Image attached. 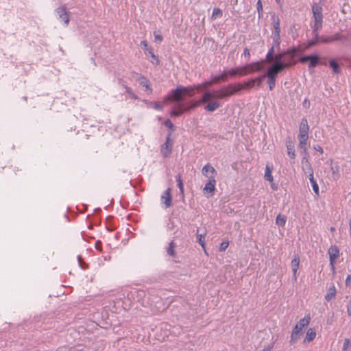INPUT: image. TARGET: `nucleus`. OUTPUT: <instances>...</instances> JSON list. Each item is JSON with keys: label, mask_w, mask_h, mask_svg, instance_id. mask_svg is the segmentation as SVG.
Segmentation results:
<instances>
[{"label": "nucleus", "mask_w": 351, "mask_h": 351, "mask_svg": "<svg viewBox=\"0 0 351 351\" xmlns=\"http://www.w3.org/2000/svg\"><path fill=\"white\" fill-rule=\"evenodd\" d=\"M206 87L204 86V82L197 85L184 86L179 85L175 89H172L169 94L166 96V101H183L184 97H193L195 94V90H202Z\"/></svg>", "instance_id": "f257e3e1"}, {"label": "nucleus", "mask_w": 351, "mask_h": 351, "mask_svg": "<svg viewBox=\"0 0 351 351\" xmlns=\"http://www.w3.org/2000/svg\"><path fill=\"white\" fill-rule=\"evenodd\" d=\"M232 86L231 84L223 86L219 90H214L213 93L207 91L202 97L201 101L204 104L213 99H223L233 95Z\"/></svg>", "instance_id": "f03ea898"}, {"label": "nucleus", "mask_w": 351, "mask_h": 351, "mask_svg": "<svg viewBox=\"0 0 351 351\" xmlns=\"http://www.w3.org/2000/svg\"><path fill=\"white\" fill-rule=\"evenodd\" d=\"M262 64L263 62H254L241 66L243 76L262 71L263 69Z\"/></svg>", "instance_id": "7ed1b4c3"}, {"label": "nucleus", "mask_w": 351, "mask_h": 351, "mask_svg": "<svg viewBox=\"0 0 351 351\" xmlns=\"http://www.w3.org/2000/svg\"><path fill=\"white\" fill-rule=\"evenodd\" d=\"M171 132H169L166 142L161 146V153L165 158L168 157L172 152L173 143L171 141Z\"/></svg>", "instance_id": "20e7f679"}, {"label": "nucleus", "mask_w": 351, "mask_h": 351, "mask_svg": "<svg viewBox=\"0 0 351 351\" xmlns=\"http://www.w3.org/2000/svg\"><path fill=\"white\" fill-rule=\"evenodd\" d=\"M302 169L304 174L310 176L313 174V169L309 161V154L306 153V155L302 159Z\"/></svg>", "instance_id": "39448f33"}, {"label": "nucleus", "mask_w": 351, "mask_h": 351, "mask_svg": "<svg viewBox=\"0 0 351 351\" xmlns=\"http://www.w3.org/2000/svg\"><path fill=\"white\" fill-rule=\"evenodd\" d=\"M328 254H329V258H330V265H331L332 269L334 270L335 260L339 256V250L338 247L336 245H332L328 249Z\"/></svg>", "instance_id": "423d86ee"}, {"label": "nucleus", "mask_w": 351, "mask_h": 351, "mask_svg": "<svg viewBox=\"0 0 351 351\" xmlns=\"http://www.w3.org/2000/svg\"><path fill=\"white\" fill-rule=\"evenodd\" d=\"M309 126L308 125V121L306 119L303 118L301 120L299 126V134L298 138H308Z\"/></svg>", "instance_id": "0eeeda50"}, {"label": "nucleus", "mask_w": 351, "mask_h": 351, "mask_svg": "<svg viewBox=\"0 0 351 351\" xmlns=\"http://www.w3.org/2000/svg\"><path fill=\"white\" fill-rule=\"evenodd\" d=\"M300 61L302 63H305L308 61V67L314 68L319 63V57L317 55L304 56L300 58Z\"/></svg>", "instance_id": "6e6552de"}, {"label": "nucleus", "mask_w": 351, "mask_h": 351, "mask_svg": "<svg viewBox=\"0 0 351 351\" xmlns=\"http://www.w3.org/2000/svg\"><path fill=\"white\" fill-rule=\"evenodd\" d=\"M273 23L274 27V43L279 46L280 42V19L278 17L275 18L273 17Z\"/></svg>", "instance_id": "1a4fd4ad"}, {"label": "nucleus", "mask_w": 351, "mask_h": 351, "mask_svg": "<svg viewBox=\"0 0 351 351\" xmlns=\"http://www.w3.org/2000/svg\"><path fill=\"white\" fill-rule=\"evenodd\" d=\"M56 12L59 16V19L64 21V25L66 26L69 23V14L66 11L64 6L59 7L56 10Z\"/></svg>", "instance_id": "9d476101"}, {"label": "nucleus", "mask_w": 351, "mask_h": 351, "mask_svg": "<svg viewBox=\"0 0 351 351\" xmlns=\"http://www.w3.org/2000/svg\"><path fill=\"white\" fill-rule=\"evenodd\" d=\"M312 12L314 21H323L322 7L318 3H314L312 6Z\"/></svg>", "instance_id": "9b49d317"}, {"label": "nucleus", "mask_w": 351, "mask_h": 351, "mask_svg": "<svg viewBox=\"0 0 351 351\" xmlns=\"http://www.w3.org/2000/svg\"><path fill=\"white\" fill-rule=\"evenodd\" d=\"M161 202L165 204V208H169L172 203V197L171 194V189L168 188L165 191L161 196Z\"/></svg>", "instance_id": "f8f14e48"}, {"label": "nucleus", "mask_w": 351, "mask_h": 351, "mask_svg": "<svg viewBox=\"0 0 351 351\" xmlns=\"http://www.w3.org/2000/svg\"><path fill=\"white\" fill-rule=\"evenodd\" d=\"M295 64L296 62L275 61L272 64L280 73L284 69L292 66Z\"/></svg>", "instance_id": "ddd939ff"}, {"label": "nucleus", "mask_w": 351, "mask_h": 351, "mask_svg": "<svg viewBox=\"0 0 351 351\" xmlns=\"http://www.w3.org/2000/svg\"><path fill=\"white\" fill-rule=\"evenodd\" d=\"M136 80L139 82L140 85L145 88V91H148L149 94L152 93L150 82L146 77L138 75Z\"/></svg>", "instance_id": "4468645a"}, {"label": "nucleus", "mask_w": 351, "mask_h": 351, "mask_svg": "<svg viewBox=\"0 0 351 351\" xmlns=\"http://www.w3.org/2000/svg\"><path fill=\"white\" fill-rule=\"evenodd\" d=\"M223 74L226 75V80H228V77H234L236 76H243V73L241 66L232 68L227 71H224Z\"/></svg>", "instance_id": "2eb2a0df"}, {"label": "nucleus", "mask_w": 351, "mask_h": 351, "mask_svg": "<svg viewBox=\"0 0 351 351\" xmlns=\"http://www.w3.org/2000/svg\"><path fill=\"white\" fill-rule=\"evenodd\" d=\"M202 171L203 175L206 176L208 179H210V176L215 178V176L217 175L215 169L208 163L204 166Z\"/></svg>", "instance_id": "dca6fc26"}, {"label": "nucleus", "mask_w": 351, "mask_h": 351, "mask_svg": "<svg viewBox=\"0 0 351 351\" xmlns=\"http://www.w3.org/2000/svg\"><path fill=\"white\" fill-rule=\"evenodd\" d=\"M300 257L299 256L296 255L294 258L291 261V269H292V271H293V278L295 281L297 280V272H298V269L299 268V266H300Z\"/></svg>", "instance_id": "f3484780"}, {"label": "nucleus", "mask_w": 351, "mask_h": 351, "mask_svg": "<svg viewBox=\"0 0 351 351\" xmlns=\"http://www.w3.org/2000/svg\"><path fill=\"white\" fill-rule=\"evenodd\" d=\"M177 104V106L175 109L172 110L170 112L171 117H179L184 112V104L182 101H174Z\"/></svg>", "instance_id": "a211bd4d"}, {"label": "nucleus", "mask_w": 351, "mask_h": 351, "mask_svg": "<svg viewBox=\"0 0 351 351\" xmlns=\"http://www.w3.org/2000/svg\"><path fill=\"white\" fill-rule=\"evenodd\" d=\"M216 180L215 178L210 176V179H208V182L206 184L204 191L208 193L213 194L215 190Z\"/></svg>", "instance_id": "6ab92c4d"}, {"label": "nucleus", "mask_w": 351, "mask_h": 351, "mask_svg": "<svg viewBox=\"0 0 351 351\" xmlns=\"http://www.w3.org/2000/svg\"><path fill=\"white\" fill-rule=\"evenodd\" d=\"M220 81L226 82V75L223 74V73H221V75L215 76L210 81L205 82H204V86L207 87V86H210V85H212L213 84H217Z\"/></svg>", "instance_id": "aec40b11"}, {"label": "nucleus", "mask_w": 351, "mask_h": 351, "mask_svg": "<svg viewBox=\"0 0 351 351\" xmlns=\"http://www.w3.org/2000/svg\"><path fill=\"white\" fill-rule=\"evenodd\" d=\"M310 320V316H306L304 318L301 319L295 326V327H298V332L301 333L303 328L307 326L309 324Z\"/></svg>", "instance_id": "412c9836"}, {"label": "nucleus", "mask_w": 351, "mask_h": 351, "mask_svg": "<svg viewBox=\"0 0 351 351\" xmlns=\"http://www.w3.org/2000/svg\"><path fill=\"white\" fill-rule=\"evenodd\" d=\"M336 294H337V289H336L335 285H332L328 289L327 293L324 296V299L326 301L329 302L331 300H332L333 298H335Z\"/></svg>", "instance_id": "4be33fe9"}, {"label": "nucleus", "mask_w": 351, "mask_h": 351, "mask_svg": "<svg viewBox=\"0 0 351 351\" xmlns=\"http://www.w3.org/2000/svg\"><path fill=\"white\" fill-rule=\"evenodd\" d=\"M286 146L287 149V154L291 159H295V146L293 143L291 141H288L286 143Z\"/></svg>", "instance_id": "5701e85b"}, {"label": "nucleus", "mask_w": 351, "mask_h": 351, "mask_svg": "<svg viewBox=\"0 0 351 351\" xmlns=\"http://www.w3.org/2000/svg\"><path fill=\"white\" fill-rule=\"evenodd\" d=\"M208 104L205 106L204 109L208 112H214L221 106L220 103L217 101H213V100L207 102Z\"/></svg>", "instance_id": "b1692460"}, {"label": "nucleus", "mask_w": 351, "mask_h": 351, "mask_svg": "<svg viewBox=\"0 0 351 351\" xmlns=\"http://www.w3.org/2000/svg\"><path fill=\"white\" fill-rule=\"evenodd\" d=\"M300 332H298V327H294L291 335L290 343L294 344L300 338Z\"/></svg>", "instance_id": "393cba45"}, {"label": "nucleus", "mask_w": 351, "mask_h": 351, "mask_svg": "<svg viewBox=\"0 0 351 351\" xmlns=\"http://www.w3.org/2000/svg\"><path fill=\"white\" fill-rule=\"evenodd\" d=\"M300 332H298V327H294L291 335L290 343L294 344L300 338Z\"/></svg>", "instance_id": "a878e982"}, {"label": "nucleus", "mask_w": 351, "mask_h": 351, "mask_svg": "<svg viewBox=\"0 0 351 351\" xmlns=\"http://www.w3.org/2000/svg\"><path fill=\"white\" fill-rule=\"evenodd\" d=\"M279 71L271 64L267 69V77L277 78Z\"/></svg>", "instance_id": "bb28decb"}, {"label": "nucleus", "mask_w": 351, "mask_h": 351, "mask_svg": "<svg viewBox=\"0 0 351 351\" xmlns=\"http://www.w3.org/2000/svg\"><path fill=\"white\" fill-rule=\"evenodd\" d=\"M273 170L272 165H266L265 172V179L269 182H272L274 180L273 176L271 175V171Z\"/></svg>", "instance_id": "cd10ccee"}, {"label": "nucleus", "mask_w": 351, "mask_h": 351, "mask_svg": "<svg viewBox=\"0 0 351 351\" xmlns=\"http://www.w3.org/2000/svg\"><path fill=\"white\" fill-rule=\"evenodd\" d=\"M119 83L123 86V87L125 88V92L129 95V96L133 99H138V96L134 94L132 90V88L127 85H125L122 80H119Z\"/></svg>", "instance_id": "c85d7f7f"}, {"label": "nucleus", "mask_w": 351, "mask_h": 351, "mask_svg": "<svg viewBox=\"0 0 351 351\" xmlns=\"http://www.w3.org/2000/svg\"><path fill=\"white\" fill-rule=\"evenodd\" d=\"M206 234V232L204 231L202 233L199 232V230L198 229L197 231V242L201 245V246L204 249L205 248V241L204 238Z\"/></svg>", "instance_id": "c756f323"}, {"label": "nucleus", "mask_w": 351, "mask_h": 351, "mask_svg": "<svg viewBox=\"0 0 351 351\" xmlns=\"http://www.w3.org/2000/svg\"><path fill=\"white\" fill-rule=\"evenodd\" d=\"M308 178H309L310 182L312 185L313 191L315 192V193L317 195H319V186H318L316 180L314 178L313 174L308 176Z\"/></svg>", "instance_id": "7c9ffc66"}, {"label": "nucleus", "mask_w": 351, "mask_h": 351, "mask_svg": "<svg viewBox=\"0 0 351 351\" xmlns=\"http://www.w3.org/2000/svg\"><path fill=\"white\" fill-rule=\"evenodd\" d=\"M200 104H203L201 100L199 101H192L191 104L190 105H188V106H184V112H189L193 109H195L198 106L200 105Z\"/></svg>", "instance_id": "2f4dec72"}, {"label": "nucleus", "mask_w": 351, "mask_h": 351, "mask_svg": "<svg viewBox=\"0 0 351 351\" xmlns=\"http://www.w3.org/2000/svg\"><path fill=\"white\" fill-rule=\"evenodd\" d=\"M232 88L233 94H237L241 90H245L244 84L243 83H237V84H231Z\"/></svg>", "instance_id": "473e14b6"}, {"label": "nucleus", "mask_w": 351, "mask_h": 351, "mask_svg": "<svg viewBox=\"0 0 351 351\" xmlns=\"http://www.w3.org/2000/svg\"><path fill=\"white\" fill-rule=\"evenodd\" d=\"M315 336H316V332H315V330L313 328H309L306 332L304 340L310 342L315 338Z\"/></svg>", "instance_id": "72a5a7b5"}, {"label": "nucleus", "mask_w": 351, "mask_h": 351, "mask_svg": "<svg viewBox=\"0 0 351 351\" xmlns=\"http://www.w3.org/2000/svg\"><path fill=\"white\" fill-rule=\"evenodd\" d=\"M299 138V147L300 149H302L304 151V155H306V153L307 152V147H306V142L308 138Z\"/></svg>", "instance_id": "f704fd0d"}, {"label": "nucleus", "mask_w": 351, "mask_h": 351, "mask_svg": "<svg viewBox=\"0 0 351 351\" xmlns=\"http://www.w3.org/2000/svg\"><path fill=\"white\" fill-rule=\"evenodd\" d=\"M176 247V245L173 241H171L169 243V247L167 248V254L169 256H173V257L176 256V251H175Z\"/></svg>", "instance_id": "c9c22d12"}, {"label": "nucleus", "mask_w": 351, "mask_h": 351, "mask_svg": "<svg viewBox=\"0 0 351 351\" xmlns=\"http://www.w3.org/2000/svg\"><path fill=\"white\" fill-rule=\"evenodd\" d=\"M329 65L335 73H339L340 69L338 63L335 60H331L329 61Z\"/></svg>", "instance_id": "e433bc0d"}, {"label": "nucleus", "mask_w": 351, "mask_h": 351, "mask_svg": "<svg viewBox=\"0 0 351 351\" xmlns=\"http://www.w3.org/2000/svg\"><path fill=\"white\" fill-rule=\"evenodd\" d=\"M223 15L222 10L219 8H215L213 11V14L211 16L212 19H215L217 18H220Z\"/></svg>", "instance_id": "4c0bfd02"}, {"label": "nucleus", "mask_w": 351, "mask_h": 351, "mask_svg": "<svg viewBox=\"0 0 351 351\" xmlns=\"http://www.w3.org/2000/svg\"><path fill=\"white\" fill-rule=\"evenodd\" d=\"M276 223L279 226H285L286 223V217L279 214L276 219Z\"/></svg>", "instance_id": "58836bf2"}, {"label": "nucleus", "mask_w": 351, "mask_h": 351, "mask_svg": "<svg viewBox=\"0 0 351 351\" xmlns=\"http://www.w3.org/2000/svg\"><path fill=\"white\" fill-rule=\"evenodd\" d=\"M149 54L152 57V60H151V62L156 64V65L160 64V60L154 54L153 49L150 48L148 51Z\"/></svg>", "instance_id": "ea45409f"}, {"label": "nucleus", "mask_w": 351, "mask_h": 351, "mask_svg": "<svg viewBox=\"0 0 351 351\" xmlns=\"http://www.w3.org/2000/svg\"><path fill=\"white\" fill-rule=\"evenodd\" d=\"M299 52V49L298 48L293 47L292 49H288L286 51L287 55L289 56L291 59H293Z\"/></svg>", "instance_id": "a19ab883"}, {"label": "nucleus", "mask_w": 351, "mask_h": 351, "mask_svg": "<svg viewBox=\"0 0 351 351\" xmlns=\"http://www.w3.org/2000/svg\"><path fill=\"white\" fill-rule=\"evenodd\" d=\"M245 90H250V89L255 87V84L253 79H250L247 82H243Z\"/></svg>", "instance_id": "79ce46f5"}, {"label": "nucleus", "mask_w": 351, "mask_h": 351, "mask_svg": "<svg viewBox=\"0 0 351 351\" xmlns=\"http://www.w3.org/2000/svg\"><path fill=\"white\" fill-rule=\"evenodd\" d=\"M176 178L177 185H178L181 193L183 194L184 184H183L182 180L181 178V176L180 174H178V176H176Z\"/></svg>", "instance_id": "37998d69"}, {"label": "nucleus", "mask_w": 351, "mask_h": 351, "mask_svg": "<svg viewBox=\"0 0 351 351\" xmlns=\"http://www.w3.org/2000/svg\"><path fill=\"white\" fill-rule=\"evenodd\" d=\"M323 21H314V24L313 26V32L314 34H318L317 31L322 27Z\"/></svg>", "instance_id": "c03bdc74"}, {"label": "nucleus", "mask_w": 351, "mask_h": 351, "mask_svg": "<svg viewBox=\"0 0 351 351\" xmlns=\"http://www.w3.org/2000/svg\"><path fill=\"white\" fill-rule=\"evenodd\" d=\"M337 39H338L337 36L328 37V38L319 37V41H320L322 43H330V42L335 41Z\"/></svg>", "instance_id": "a18cd8bd"}, {"label": "nucleus", "mask_w": 351, "mask_h": 351, "mask_svg": "<svg viewBox=\"0 0 351 351\" xmlns=\"http://www.w3.org/2000/svg\"><path fill=\"white\" fill-rule=\"evenodd\" d=\"M276 78L267 77V83L270 90H272L276 86Z\"/></svg>", "instance_id": "49530a36"}, {"label": "nucleus", "mask_w": 351, "mask_h": 351, "mask_svg": "<svg viewBox=\"0 0 351 351\" xmlns=\"http://www.w3.org/2000/svg\"><path fill=\"white\" fill-rule=\"evenodd\" d=\"M351 348V341L349 339H345L342 351H348Z\"/></svg>", "instance_id": "de8ad7c7"}, {"label": "nucleus", "mask_w": 351, "mask_h": 351, "mask_svg": "<svg viewBox=\"0 0 351 351\" xmlns=\"http://www.w3.org/2000/svg\"><path fill=\"white\" fill-rule=\"evenodd\" d=\"M257 12L258 14V18H261L263 16V5L261 0H258L257 3Z\"/></svg>", "instance_id": "09e8293b"}, {"label": "nucleus", "mask_w": 351, "mask_h": 351, "mask_svg": "<svg viewBox=\"0 0 351 351\" xmlns=\"http://www.w3.org/2000/svg\"><path fill=\"white\" fill-rule=\"evenodd\" d=\"M285 56H287L286 51L278 53V54L275 55V61H283L282 58Z\"/></svg>", "instance_id": "8fccbe9b"}, {"label": "nucleus", "mask_w": 351, "mask_h": 351, "mask_svg": "<svg viewBox=\"0 0 351 351\" xmlns=\"http://www.w3.org/2000/svg\"><path fill=\"white\" fill-rule=\"evenodd\" d=\"M319 34H315V38L308 42V46H313V45H316L319 42Z\"/></svg>", "instance_id": "3c124183"}, {"label": "nucleus", "mask_w": 351, "mask_h": 351, "mask_svg": "<svg viewBox=\"0 0 351 351\" xmlns=\"http://www.w3.org/2000/svg\"><path fill=\"white\" fill-rule=\"evenodd\" d=\"M228 241H223L219 246V251L224 252L228 248Z\"/></svg>", "instance_id": "603ef678"}, {"label": "nucleus", "mask_w": 351, "mask_h": 351, "mask_svg": "<svg viewBox=\"0 0 351 351\" xmlns=\"http://www.w3.org/2000/svg\"><path fill=\"white\" fill-rule=\"evenodd\" d=\"M164 124L166 127L171 129V132L174 130V125L169 119L166 120Z\"/></svg>", "instance_id": "864d4df0"}, {"label": "nucleus", "mask_w": 351, "mask_h": 351, "mask_svg": "<svg viewBox=\"0 0 351 351\" xmlns=\"http://www.w3.org/2000/svg\"><path fill=\"white\" fill-rule=\"evenodd\" d=\"M274 60H275V56L270 53H267L265 57V61L267 62H271Z\"/></svg>", "instance_id": "5fc2aeb1"}, {"label": "nucleus", "mask_w": 351, "mask_h": 351, "mask_svg": "<svg viewBox=\"0 0 351 351\" xmlns=\"http://www.w3.org/2000/svg\"><path fill=\"white\" fill-rule=\"evenodd\" d=\"M154 35L156 42L160 43L162 41L163 38L160 34H158L156 32H154Z\"/></svg>", "instance_id": "6e6d98bb"}, {"label": "nucleus", "mask_w": 351, "mask_h": 351, "mask_svg": "<svg viewBox=\"0 0 351 351\" xmlns=\"http://www.w3.org/2000/svg\"><path fill=\"white\" fill-rule=\"evenodd\" d=\"M254 82V84H255V86H256L257 88L260 87L261 86V84H262V80H260V78H258V77H255V78H252Z\"/></svg>", "instance_id": "4d7b16f0"}, {"label": "nucleus", "mask_w": 351, "mask_h": 351, "mask_svg": "<svg viewBox=\"0 0 351 351\" xmlns=\"http://www.w3.org/2000/svg\"><path fill=\"white\" fill-rule=\"evenodd\" d=\"M254 82V84H255V86H256L257 88L260 87L261 86V84H262V80H260V78H258V77H255V78H252Z\"/></svg>", "instance_id": "13d9d810"}, {"label": "nucleus", "mask_w": 351, "mask_h": 351, "mask_svg": "<svg viewBox=\"0 0 351 351\" xmlns=\"http://www.w3.org/2000/svg\"><path fill=\"white\" fill-rule=\"evenodd\" d=\"M141 46L144 49L147 50V51H149V49H150V48H149V47H148L147 43V41H145V40H143V41H141Z\"/></svg>", "instance_id": "bf43d9fd"}, {"label": "nucleus", "mask_w": 351, "mask_h": 351, "mask_svg": "<svg viewBox=\"0 0 351 351\" xmlns=\"http://www.w3.org/2000/svg\"><path fill=\"white\" fill-rule=\"evenodd\" d=\"M154 108L158 110H161L163 108V106L158 102H155Z\"/></svg>", "instance_id": "052dcab7"}, {"label": "nucleus", "mask_w": 351, "mask_h": 351, "mask_svg": "<svg viewBox=\"0 0 351 351\" xmlns=\"http://www.w3.org/2000/svg\"><path fill=\"white\" fill-rule=\"evenodd\" d=\"M243 55L247 57V58H250V51L248 48H245L243 51Z\"/></svg>", "instance_id": "680f3d73"}, {"label": "nucleus", "mask_w": 351, "mask_h": 351, "mask_svg": "<svg viewBox=\"0 0 351 351\" xmlns=\"http://www.w3.org/2000/svg\"><path fill=\"white\" fill-rule=\"evenodd\" d=\"M314 149L317 151H318L319 152H320L321 154H323L324 152V150L322 148L321 146L318 145H314Z\"/></svg>", "instance_id": "e2e57ef3"}, {"label": "nucleus", "mask_w": 351, "mask_h": 351, "mask_svg": "<svg viewBox=\"0 0 351 351\" xmlns=\"http://www.w3.org/2000/svg\"><path fill=\"white\" fill-rule=\"evenodd\" d=\"M347 313L349 316H351V299L349 301V304L347 308Z\"/></svg>", "instance_id": "0e129e2a"}, {"label": "nucleus", "mask_w": 351, "mask_h": 351, "mask_svg": "<svg viewBox=\"0 0 351 351\" xmlns=\"http://www.w3.org/2000/svg\"><path fill=\"white\" fill-rule=\"evenodd\" d=\"M272 348H273L272 346L269 345V346L265 347L262 351H271Z\"/></svg>", "instance_id": "69168bd1"}, {"label": "nucleus", "mask_w": 351, "mask_h": 351, "mask_svg": "<svg viewBox=\"0 0 351 351\" xmlns=\"http://www.w3.org/2000/svg\"><path fill=\"white\" fill-rule=\"evenodd\" d=\"M351 282V275H348L346 279V283L348 285Z\"/></svg>", "instance_id": "338daca9"}, {"label": "nucleus", "mask_w": 351, "mask_h": 351, "mask_svg": "<svg viewBox=\"0 0 351 351\" xmlns=\"http://www.w3.org/2000/svg\"><path fill=\"white\" fill-rule=\"evenodd\" d=\"M331 170H332V174L334 175V174L335 173V172H336V171H338V167H337H337H332L331 168Z\"/></svg>", "instance_id": "774afa93"}]
</instances>
